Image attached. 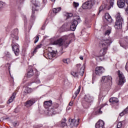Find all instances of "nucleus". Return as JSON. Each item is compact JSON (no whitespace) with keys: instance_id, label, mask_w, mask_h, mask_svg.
I'll list each match as a JSON object with an SVG mask.
<instances>
[{"instance_id":"1","label":"nucleus","mask_w":128,"mask_h":128,"mask_svg":"<svg viewBox=\"0 0 128 128\" xmlns=\"http://www.w3.org/2000/svg\"><path fill=\"white\" fill-rule=\"evenodd\" d=\"M116 22L114 25L116 30H120L122 28V24H124V18L120 16V14L118 13L116 16Z\"/></svg>"},{"instance_id":"2","label":"nucleus","mask_w":128,"mask_h":128,"mask_svg":"<svg viewBox=\"0 0 128 128\" xmlns=\"http://www.w3.org/2000/svg\"><path fill=\"white\" fill-rule=\"evenodd\" d=\"M62 106H60L58 104H56L55 106L52 108H48V116H54V114H58L60 112H62Z\"/></svg>"},{"instance_id":"3","label":"nucleus","mask_w":128,"mask_h":128,"mask_svg":"<svg viewBox=\"0 0 128 128\" xmlns=\"http://www.w3.org/2000/svg\"><path fill=\"white\" fill-rule=\"evenodd\" d=\"M112 42V38H108V39H103L100 40V46L104 50H108L110 46V44Z\"/></svg>"},{"instance_id":"4","label":"nucleus","mask_w":128,"mask_h":128,"mask_svg":"<svg viewBox=\"0 0 128 128\" xmlns=\"http://www.w3.org/2000/svg\"><path fill=\"white\" fill-rule=\"evenodd\" d=\"M102 80H103L104 84H106L107 86H104V84L103 85V86L102 87L100 90H106V88H108V86L112 82V76H104L102 78Z\"/></svg>"},{"instance_id":"5","label":"nucleus","mask_w":128,"mask_h":128,"mask_svg":"<svg viewBox=\"0 0 128 128\" xmlns=\"http://www.w3.org/2000/svg\"><path fill=\"white\" fill-rule=\"evenodd\" d=\"M84 101L82 102V106L84 108H88L90 106V102H92V98L90 95H86L84 96Z\"/></svg>"},{"instance_id":"6","label":"nucleus","mask_w":128,"mask_h":128,"mask_svg":"<svg viewBox=\"0 0 128 128\" xmlns=\"http://www.w3.org/2000/svg\"><path fill=\"white\" fill-rule=\"evenodd\" d=\"M12 50L14 52V54L16 56H18L20 54V46H18V44H16L14 42V40H12Z\"/></svg>"},{"instance_id":"7","label":"nucleus","mask_w":128,"mask_h":128,"mask_svg":"<svg viewBox=\"0 0 128 128\" xmlns=\"http://www.w3.org/2000/svg\"><path fill=\"white\" fill-rule=\"evenodd\" d=\"M94 4V0H88L82 4V7L84 10H86L88 8L90 10L91 8H92V5Z\"/></svg>"},{"instance_id":"8","label":"nucleus","mask_w":128,"mask_h":128,"mask_svg":"<svg viewBox=\"0 0 128 128\" xmlns=\"http://www.w3.org/2000/svg\"><path fill=\"white\" fill-rule=\"evenodd\" d=\"M67 39L68 37H66V36H64L62 38H60L54 41V42H53V44H55L56 46L58 45L60 46H62L64 44V40Z\"/></svg>"},{"instance_id":"9","label":"nucleus","mask_w":128,"mask_h":128,"mask_svg":"<svg viewBox=\"0 0 128 128\" xmlns=\"http://www.w3.org/2000/svg\"><path fill=\"white\" fill-rule=\"evenodd\" d=\"M118 76L119 78V82L118 84L119 86H122L126 82V78H124V75L120 70L118 71Z\"/></svg>"},{"instance_id":"10","label":"nucleus","mask_w":128,"mask_h":128,"mask_svg":"<svg viewBox=\"0 0 128 128\" xmlns=\"http://www.w3.org/2000/svg\"><path fill=\"white\" fill-rule=\"evenodd\" d=\"M78 68V72L80 76H84V64L82 66L80 64H78L76 66Z\"/></svg>"},{"instance_id":"11","label":"nucleus","mask_w":128,"mask_h":128,"mask_svg":"<svg viewBox=\"0 0 128 128\" xmlns=\"http://www.w3.org/2000/svg\"><path fill=\"white\" fill-rule=\"evenodd\" d=\"M104 72V68L102 66H98L96 68L95 74L97 76H101Z\"/></svg>"},{"instance_id":"12","label":"nucleus","mask_w":128,"mask_h":128,"mask_svg":"<svg viewBox=\"0 0 128 128\" xmlns=\"http://www.w3.org/2000/svg\"><path fill=\"white\" fill-rule=\"evenodd\" d=\"M80 124V119H78V120L74 118L72 119L70 123V128H76Z\"/></svg>"},{"instance_id":"13","label":"nucleus","mask_w":128,"mask_h":128,"mask_svg":"<svg viewBox=\"0 0 128 128\" xmlns=\"http://www.w3.org/2000/svg\"><path fill=\"white\" fill-rule=\"evenodd\" d=\"M78 22L76 20H73L72 22L71 23V24L70 26V30H72V32H74V30H76V28Z\"/></svg>"},{"instance_id":"14","label":"nucleus","mask_w":128,"mask_h":128,"mask_svg":"<svg viewBox=\"0 0 128 128\" xmlns=\"http://www.w3.org/2000/svg\"><path fill=\"white\" fill-rule=\"evenodd\" d=\"M124 40L125 42H124V40L120 41V46H122V48H126L128 46V36L124 38Z\"/></svg>"},{"instance_id":"15","label":"nucleus","mask_w":128,"mask_h":128,"mask_svg":"<svg viewBox=\"0 0 128 128\" xmlns=\"http://www.w3.org/2000/svg\"><path fill=\"white\" fill-rule=\"evenodd\" d=\"M18 29H14L12 34H11V36L16 40H18Z\"/></svg>"},{"instance_id":"16","label":"nucleus","mask_w":128,"mask_h":128,"mask_svg":"<svg viewBox=\"0 0 128 128\" xmlns=\"http://www.w3.org/2000/svg\"><path fill=\"white\" fill-rule=\"evenodd\" d=\"M36 102V100L31 99V100L26 102V103L24 104V106H26V108H30V106H32L34 104H35Z\"/></svg>"},{"instance_id":"17","label":"nucleus","mask_w":128,"mask_h":128,"mask_svg":"<svg viewBox=\"0 0 128 128\" xmlns=\"http://www.w3.org/2000/svg\"><path fill=\"white\" fill-rule=\"evenodd\" d=\"M96 128H104V122L102 120H100L96 124Z\"/></svg>"},{"instance_id":"18","label":"nucleus","mask_w":128,"mask_h":128,"mask_svg":"<svg viewBox=\"0 0 128 128\" xmlns=\"http://www.w3.org/2000/svg\"><path fill=\"white\" fill-rule=\"evenodd\" d=\"M56 53H54V52H49L48 54H47L44 55V56L46 58L49 60H52V58H54V56H56Z\"/></svg>"},{"instance_id":"19","label":"nucleus","mask_w":128,"mask_h":128,"mask_svg":"<svg viewBox=\"0 0 128 128\" xmlns=\"http://www.w3.org/2000/svg\"><path fill=\"white\" fill-rule=\"evenodd\" d=\"M124 2V0H122V1H117L118 6L120 8H124V6L126 5Z\"/></svg>"},{"instance_id":"20","label":"nucleus","mask_w":128,"mask_h":128,"mask_svg":"<svg viewBox=\"0 0 128 128\" xmlns=\"http://www.w3.org/2000/svg\"><path fill=\"white\" fill-rule=\"evenodd\" d=\"M52 104V100L45 101L44 102V107L45 108H49Z\"/></svg>"},{"instance_id":"21","label":"nucleus","mask_w":128,"mask_h":128,"mask_svg":"<svg viewBox=\"0 0 128 128\" xmlns=\"http://www.w3.org/2000/svg\"><path fill=\"white\" fill-rule=\"evenodd\" d=\"M105 18L108 22L110 23L112 22V19L108 13H106L105 14Z\"/></svg>"},{"instance_id":"22","label":"nucleus","mask_w":128,"mask_h":128,"mask_svg":"<svg viewBox=\"0 0 128 128\" xmlns=\"http://www.w3.org/2000/svg\"><path fill=\"white\" fill-rule=\"evenodd\" d=\"M80 86L78 88V89H77V90L76 91L75 93L74 94V95H73L72 96V98H74V100H76V96H78V94H80Z\"/></svg>"},{"instance_id":"23","label":"nucleus","mask_w":128,"mask_h":128,"mask_svg":"<svg viewBox=\"0 0 128 128\" xmlns=\"http://www.w3.org/2000/svg\"><path fill=\"white\" fill-rule=\"evenodd\" d=\"M110 102L111 104H118V99L116 98H112L110 99Z\"/></svg>"},{"instance_id":"24","label":"nucleus","mask_w":128,"mask_h":128,"mask_svg":"<svg viewBox=\"0 0 128 128\" xmlns=\"http://www.w3.org/2000/svg\"><path fill=\"white\" fill-rule=\"evenodd\" d=\"M66 126V118H64L62 119L61 121L60 126H61L62 128H64V126Z\"/></svg>"},{"instance_id":"25","label":"nucleus","mask_w":128,"mask_h":128,"mask_svg":"<svg viewBox=\"0 0 128 128\" xmlns=\"http://www.w3.org/2000/svg\"><path fill=\"white\" fill-rule=\"evenodd\" d=\"M5 56L8 60H10L12 58V54L10 52H5Z\"/></svg>"},{"instance_id":"26","label":"nucleus","mask_w":128,"mask_h":128,"mask_svg":"<svg viewBox=\"0 0 128 128\" xmlns=\"http://www.w3.org/2000/svg\"><path fill=\"white\" fill-rule=\"evenodd\" d=\"M32 92V90L28 87H24V92L25 94H30Z\"/></svg>"},{"instance_id":"27","label":"nucleus","mask_w":128,"mask_h":128,"mask_svg":"<svg viewBox=\"0 0 128 128\" xmlns=\"http://www.w3.org/2000/svg\"><path fill=\"white\" fill-rule=\"evenodd\" d=\"M34 76V70L31 69L30 71L28 72L27 74V78H30Z\"/></svg>"},{"instance_id":"28","label":"nucleus","mask_w":128,"mask_h":128,"mask_svg":"<svg viewBox=\"0 0 128 128\" xmlns=\"http://www.w3.org/2000/svg\"><path fill=\"white\" fill-rule=\"evenodd\" d=\"M107 50L108 49H104V48H103L102 50H101L100 52V56H104V54H106Z\"/></svg>"},{"instance_id":"29","label":"nucleus","mask_w":128,"mask_h":128,"mask_svg":"<svg viewBox=\"0 0 128 128\" xmlns=\"http://www.w3.org/2000/svg\"><path fill=\"white\" fill-rule=\"evenodd\" d=\"M15 98L16 96H14V94H13L12 96L8 100V104H11V102H12Z\"/></svg>"},{"instance_id":"30","label":"nucleus","mask_w":128,"mask_h":128,"mask_svg":"<svg viewBox=\"0 0 128 128\" xmlns=\"http://www.w3.org/2000/svg\"><path fill=\"white\" fill-rule=\"evenodd\" d=\"M6 5V2L0 1V10H2Z\"/></svg>"},{"instance_id":"31","label":"nucleus","mask_w":128,"mask_h":128,"mask_svg":"<svg viewBox=\"0 0 128 128\" xmlns=\"http://www.w3.org/2000/svg\"><path fill=\"white\" fill-rule=\"evenodd\" d=\"M60 10H62V8H54L53 12L54 14H58V12H60Z\"/></svg>"},{"instance_id":"32","label":"nucleus","mask_w":128,"mask_h":128,"mask_svg":"<svg viewBox=\"0 0 128 128\" xmlns=\"http://www.w3.org/2000/svg\"><path fill=\"white\" fill-rule=\"evenodd\" d=\"M63 62L64 64H68L71 62L70 60V58L64 59L63 60Z\"/></svg>"},{"instance_id":"33","label":"nucleus","mask_w":128,"mask_h":128,"mask_svg":"<svg viewBox=\"0 0 128 128\" xmlns=\"http://www.w3.org/2000/svg\"><path fill=\"white\" fill-rule=\"evenodd\" d=\"M48 50L49 52L56 53V51H55L54 50V48H52V47H48Z\"/></svg>"},{"instance_id":"34","label":"nucleus","mask_w":128,"mask_h":128,"mask_svg":"<svg viewBox=\"0 0 128 128\" xmlns=\"http://www.w3.org/2000/svg\"><path fill=\"white\" fill-rule=\"evenodd\" d=\"M36 20V16L34 13H32L31 15L30 22H34Z\"/></svg>"},{"instance_id":"35","label":"nucleus","mask_w":128,"mask_h":128,"mask_svg":"<svg viewBox=\"0 0 128 128\" xmlns=\"http://www.w3.org/2000/svg\"><path fill=\"white\" fill-rule=\"evenodd\" d=\"M78 74H80L78 72H78H72V76H74V78H78Z\"/></svg>"},{"instance_id":"36","label":"nucleus","mask_w":128,"mask_h":128,"mask_svg":"<svg viewBox=\"0 0 128 128\" xmlns=\"http://www.w3.org/2000/svg\"><path fill=\"white\" fill-rule=\"evenodd\" d=\"M110 32H112V30L110 29L106 31L104 34L105 36H110Z\"/></svg>"},{"instance_id":"37","label":"nucleus","mask_w":128,"mask_h":128,"mask_svg":"<svg viewBox=\"0 0 128 128\" xmlns=\"http://www.w3.org/2000/svg\"><path fill=\"white\" fill-rule=\"evenodd\" d=\"M101 108L102 107L96 111V114H102V111L100 110Z\"/></svg>"},{"instance_id":"38","label":"nucleus","mask_w":128,"mask_h":128,"mask_svg":"<svg viewBox=\"0 0 128 128\" xmlns=\"http://www.w3.org/2000/svg\"><path fill=\"white\" fill-rule=\"evenodd\" d=\"M73 6H74V8H78V6H80V4H78V2H73Z\"/></svg>"},{"instance_id":"39","label":"nucleus","mask_w":128,"mask_h":128,"mask_svg":"<svg viewBox=\"0 0 128 128\" xmlns=\"http://www.w3.org/2000/svg\"><path fill=\"white\" fill-rule=\"evenodd\" d=\"M42 44H40L37 45L36 48L38 50V48H42Z\"/></svg>"},{"instance_id":"40","label":"nucleus","mask_w":128,"mask_h":128,"mask_svg":"<svg viewBox=\"0 0 128 128\" xmlns=\"http://www.w3.org/2000/svg\"><path fill=\"white\" fill-rule=\"evenodd\" d=\"M38 40H40V37L38 36H36V38L34 41V44H36V42H38Z\"/></svg>"},{"instance_id":"41","label":"nucleus","mask_w":128,"mask_h":128,"mask_svg":"<svg viewBox=\"0 0 128 128\" xmlns=\"http://www.w3.org/2000/svg\"><path fill=\"white\" fill-rule=\"evenodd\" d=\"M122 124V122H119L118 124L117 128H121Z\"/></svg>"},{"instance_id":"42","label":"nucleus","mask_w":128,"mask_h":128,"mask_svg":"<svg viewBox=\"0 0 128 128\" xmlns=\"http://www.w3.org/2000/svg\"><path fill=\"white\" fill-rule=\"evenodd\" d=\"M76 20H76L77 22L78 21L79 22H82V20H80V16H77Z\"/></svg>"},{"instance_id":"43","label":"nucleus","mask_w":128,"mask_h":128,"mask_svg":"<svg viewBox=\"0 0 128 128\" xmlns=\"http://www.w3.org/2000/svg\"><path fill=\"white\" fill-rule=\"evenodd\" d=\"M34 82H36V84H40V79L36 78V79L35 80Z\"/></svg>"},{"instance_id":"44","label":"nucleus","mask_w":128,"mask_h":128,"mask_svg":"<svg viewBox=\"0 0 128 128\" xmlns=\"http://www.w3.org/2000/svg\"><path fill=\"white\" fill-rule=\"evenodd\" d=\"M72 16V14H67V18H70Z\"/></svg>"},{"instance_id":"45","label":"nucleus","mask_w":128,"mask_h":128,"mask_svg":"<svg viewBox=\"0 0 128 128\" xmlns=\"http://www.w3.org/2000/svg\"><path fill=\"white\" fill-rule=\"evenodd\" d=\"M13 125H14V126H18V122H13Z\"/></svg>"},{"instance_id":"46","label":"nucleus","mask_w":128,"mask_h":128,"mask_svg":"<svg viewBox=\"0 0 128 128\" xmlns=\"http://www.w3.org/2000/svg\"><path fill=\"white\" fill-rule=\"evenodd\" d=\"M22 0H17V4H22Z\"/></svg>"},{"instance_id":"47","label":"nucleus","mask_w":128,"mask_h":128,"mask_svg":"<svg viewBox=\"0 0 128 128\" xmlns=\"http://www.w3.org/2000/svg\"><path fill=\"white\" fill-rule=\"evenodd\" d=\"M38 52V48L36 47L35 48L34 50L33 51V54H36Z\"/></svg>"},{"instance_id":"48","label":"nucleus","mask_w":128,"mask_h":128,"mask_svg":"<svg viewBox=\"0 0 128 128\" xmlns=\"http://www.w3.org/2000/svg\"><path fill=\"white\" fill-rule=\"evenodd\" d=\"M73 104H74V101H71V102L69 103V106H72Z\"/></svg>"},{"instance_id":"49","label":"nucleus","mask_w":128,"mask_h":128,"mask_svg":"<svg viewBox=\"0 0 128 128\" xmlns=\"http://www.w3.org/2000/svg\"><path fill=\"white\" fill-rule=\"evenodd\" d=\"M125 68H126V70H128V62H127L126 64V66H125Z\"/></svg>"},{"instance_id":"50","label":"nucleus","mask_w":128,"mask_h":128,"mask_svg":"<svg viewBox=\"0 0 128 128\" xmlns=\"http://www.w3.org/2000/svg\"><path fill=\"white\" fill-rule=\"evenodd\" d=\"M42 2L44 4H46L48 2V0H42Z\"/></svg>"},{"instance_id":"51","label":"nucleus","mask_w":128,"mask_h":128,"mask_svg":"<svg viewBox=\"0 0 128 128\" xmlns=\"http://www.w3.org/2000/svg\"><path fill=\"white\" fill-rule=\"evenodd\" d=\"M23 18L24 19V22H26V16H23Z\"/></svg>"},{"instance_id":"52","label":"nucleus","mask_w":128,"mask_h":128,"mask_svg":"<svg viewBox=\"0 0 128 128\" xmlns=\"http://www.w3.org/2000/svg\"><path fill=\"white\" fill-rule=\"evenodd\" d=\"M66 110H70V108L68 106L67 107Z\"/></svg>"},{"instance_id":"53","label":"nucleus","mask_w":128,"mask_h":128,"mask_svg":"<svg viewBox=\"0 0 128 128\" xmlns=\"http://www.w3.org/2000/svg\"><path fill=\"white\" fill-rule=\"evenodd\" d=\"M80 60H84V58L82 56H80Z\"/></svg>"},{"instance_id":"54","label":"nucleus","mask_w":128,"mask_h":128,"mask_svg":"<svg viewBox=\"0 0 128 128\" xmlns=\"http://www.w3.org/2000/svg\"><path fill=\"white\" fill-rule=\"evenodd\" d=\"M94 78H92V84H94Z\"/></svg>"},{"instance_id":"55","label":"nucleus","mask_w":128,"mask_h":128,"mask_svg":"<svg viewBox=\"0 0 128 128\" xmlns=\"http://www.w3.org/2000/svg\"><path fill=\"white\" fill-rule=\"evenodd\" d=\"M126 4H128V0H126Z\"/></svg>"},{"instance_id":"56","label":"nucleus","mask_w":128,"mask_h":128,"mask_svg":"<svg viewBox=\"0 0 128 128\" xmlns=\"http://www.w3.org/2000/svg\"><path fill=\"white\" fill-rule=\"evenodd\" d=\"M99 58V60H102L101 58H100V56H98Z\"/></svg>"},{"instance_id":"57","label":"nucleus","mask_w":128,"mask_h":128,"mask_svg":"<svg viewBox=\"0 0 128 128\" xmlns=\"http://www.w3.org/2000/svg\"><path fill=\"white\" fill-rule=\"evenodd\" d=\"M51 2H56V0H51Z\"/></svg>"},{"instance_id":"58","label":"nucleus","mask_w":128,"mask_h":128,"mask_svg":"<svg viewBox=\"0 0 128 128\" xmlns=\"http://www.w3.org/2000/svg\"><path fill=\"white\" fill-rule=\"evenodd\" d=\"M34 6H38L36 5V4H34Z\"/></svg>"},{"instance_id":"59","label":"nucleus","mask_w":128,"mask_h":128,"mask_svg":"<svg viewBox=\"0 0 128 128\" xmlns=\"http://www.w3.org/2000/svg\"><path fill=\"white\" fill-rule=\"evenodd\" d=\"M10 74V70H9Z\"/></svg>"},{"instance_id":"60","label":"nucleus","mask_w":128,"mask_h":128,"mask_svg":"<svg viewBox=\"0 0 128 128\" xmlns=\"http://www.w3.org/2000/svg\"><path fill=\"white\" fill-rule=\"evenodd\" d=\"M9 70H10V66H9Z\"/></svg>"}]
</instances>
